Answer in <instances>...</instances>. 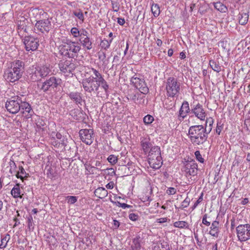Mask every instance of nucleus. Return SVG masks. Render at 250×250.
I'll return each mask as SVG.
<instances>
[{"mask_svg": "<svg viewBox=\"0 0 250 250\" xmlns=\"http://www.w3.org/2000/svg\"><path fill=\"white\" fill-rule=\"evenodd\" d=\"M24 62L21 60H15L11 63V67L4 73L5 79L11 83L18 81L25 71Z\"/></svg>", "mask_w": 250, "mask_h": 250, "instance_id": "f257e3e1", "label": "nucleus"}, {"mask_svg": "<svg viewBox=\"0 0 250 250\" xmlns=\"http://www.w3.org/2000/svg\"><path fill=\"white\" fill-rule=\"evenodd\" d=\"M188 135L193 144L200 145L203 144L208 139L206 128L203 125H195L189 127Z\"/></svg>", "mask_w": 250, "mask_h": 250, "instance_id": "f03ea898", "label": "nucleus"}, {"mask_svg": "<svg viewBox=\"0 0 250 250\" xmlns=\"http://www.w3.org/2000/svg\"><path fill=\"white\" fill-rule=\"evenodd\" d=\"M61 47L60 51L62 54L70 58H74L77 56V53L81 49L78 42H72L69 40H66Z\"/></svg>", "mask_w": 250, "mask_h": 250, "instance_id": "7ed1b4c3", "label": "nucleus"}, {"mask_svg": "<svg viewBox=\"0 0 250 250\" xmlns=\"http://www.w3.org/2000/svg\"><path fill=\"white\" fill-rule=\"evenodd\" d=\"M24 96L22 95H17L9 99L5 103V108L10 113L15 114L21 109V103Z\"/></svg>", "mask_w": 250, "mask_h": 250, "instance_id": "20e7f679", "label": "nucleus"}, {"mask_svg": "<svg viewBox=\"0 0 250 250\" xmlns=\"http://www.w3.org/2000/svg\"><path fill=\"white\" fill-rule=\"evenodd\" d=\"M166 90L168 97L178 96L180 90V83L174 77L168 78L166 83Z\"/></svg>", "mask_w": 250, "mask_h": 250, "instance_id": "39448f33", "label": "nucleus"}, {"mask_svg": "<svg viewBox=\"0 0 250 250\" xmlns=\"http://www.w3.org/2000/svg\"><path fill=\"white\" fill-rule=\"evenodd\" d=\"M61 83L62 80L60 78L52 76L42 83L40 89L44 92H47L49 90L56 89Z\"/></svg>", "mask_w": 250, "mask_h": 250, "instance_id": "423d86ee", "label": "nucleus"}, {"mask_svg": "<svg viewBox=\"0 0 250 250\" xmlns=\"http://www.w3.org/2000/svg\"><path fill=\"white\" fill-rule=\"evenodd\" d=\"M51 72V70L48 66H38L32 73L31 79L34 82L41 81L42 78H44L49 75Z\"/></svg>", "mask_w": 250, "mask_h": 250, "instance_id": "0eeeda50", "label": "nucleus"}, {"mask_svg": "<svg viewBox=\"0 0 250 250\" xmlns=\"http://www.w3.org/2000/svg\"><path fill=\"white\" fill-rule=\"evenodd\" d=\"M98 81L94 78V77H89L84 79L82 81L83 87L85 92L91 93L95 90L97 91L99 88Z\"/></svg>", "mask_w": 250, "mask_h": 250, "instance_id": "6e6552de", "label": "nucleus"}, {"mask_svg": "<svg viewBox=\"0 0 250 250\" xmlns=\"http://www.w3.org/2000/svg\"><path fill=\"white\" fill-rule=\"evenodd\" d=\"M236 232L240 241L244 242L249 240L250 239V225H239L236 228Z\"/></svg>", "mask_w": 250, "mask_h": 250, "instance_id": "1a4fd4ad", "label": "nucleus"}, {"mask_svg": "<svg viewBox=\"0 0 250 250\" xmlns=\"http://www.w3.org/2000/svg\"><path fill=\"white\" fill-rule=\"evenodd\" d=\"M22 41L27 51H35L39 45V40L31 36H25Z\"/></svg>", "mask_w": 250, "mask_h": 250, "instance_id": "9d476101", "label": "nucleus"}, {"mask_svg": "<svg viewBox=\"0 0 250 250\" xmlns=\"http://www.w3.org/2000/svg\"><path fill=\"white\" fill-rule=\"evenodd\" d=\"M81 141L87 145H90L93 141L94 133L93 129H82L79 131Z\"/></svg>", "mask_w": 250, "mask_h": 250, "instance_id": "9b49d317", "label": "nucleus"}, {"mask_svg": "<svg viewBox=\"0 0 250 250\" xmlns=\"http://www.w3.org/2000/svg\"><path fill=\"white\" fill-rule=\"evenodd\" d=\"M190 114V117H192L195 116L201 121L205 120V118L207 116V114L203 107V105L199 103H198L196 105H194L193 106L191 109Z\"/></svg>", "mask_w": 250, "mask_h": 250, "instance_id": "f8f14e48", "label": "nucleus"}, {"mask_svg": "<svg viewBox=\"0 0 250 250\" xmlns=\"http://www.w3.org/2000/svg\"><path fill=\"white\" fill-rule=\"evenodd\" d=\"M130 81L142 93L146 94L148 92L149 89L144 79L133 76L131 78Z\"/></svg>", "mask_w": 250, "mask_h": 250, "instance_id": "ddd939ff", "label": "nucleus"}, {"mask_svg": "<svg viewBox=\"0 0 250 250\" xmlns=\"http://www.w3.org/2000/svg\"><path fill=\"white\" fill-rule=\"evenodd\" d=\"M184 171L187 177L196 175L198 171L197 164L193 160L186 162L184 166Z\"/></svg>", "mask_w": 250, "mask_h": 250, "instance_id": "4468645a", "label": "nucleus"}, {"mask_svg": "<svg viewBox=\"0 0 250 250\" xmlns=\"http://www.w3.org/2000/svg\"><path fill=\"white\" fill-rule=\"evenodd\" d=\"M25 99L22 100L21 105V113L22 116L27 119L31 118L34 114V111L32 109L31 105L25 101Z\"/></svg>", "mask_w": 250, "mask_h": 250, "instance_id": "2eb2a0df", "label": "nucleus"}, {"mask_svg": "<svg viewBox=\"0 0 250 250\" xmlns=\"http://www.w3.org/2000/svg\"><path fill=\"white\" fill-rule=\"evenodd\" d=\"M35 27L41 33H48L51 28V21L49 19L38 21L35 24Z\"/></svg>", "mask_w": 250, "mask_h": 250, "instance_id": "dca6fc26", "label": "nucleus"}, {"mask_svg": "<svg viewBox=\"0 0 250 250\" xmlns=\"http://www.w3.org/2000/svg\"><path fill=\"white\" fill-rule=\"evenodd\" d=\"M60 70L64 73H71L76 68L75 64L70 61L66 60L59 64Z\"/></svg>", "mask_w": 250, "mask_h": 250, "instance_id": "f3484780", "label": "nucleus"}, {"mask_svg": "<svg viewBox=\"0 0 250 250\" xmlns=\"http://www.w3.org/2000/svg\"><path fill=\"white\" fill-rule=\"evenodd\" d=\"M70 99L73 101L75 104L78 105H82L83 102L85 101L83 99L82 94L79 92H71L67 94Z\"/></svg>", "mask_w": 250, "mask_h": 250, "instance_id": "a211bd4d", "label": "nucleus"}, {"mask_svg": "<svg viewBox=\"0 0 250 250\" xmlns=\"http://www.w3.org/2000/svg\"><path fill=\"white\" fill-rule=\"evenodd\" d=\"M148 153V160L162 157L160 147L158 146L151 147Z\"/></svg>", "mask_w": 250, "mask_h": 250, "instance_id": "6ab92c4d", "label": "nucleus"}, {"mask_svg": "<svg viewBox=\"0 0 250 250\" xmlns=\"http://www.w3.org/2000/svg\"><path fill=\"white\" fill-rule=\"evenodd\" d=\"M142 239L139 235L136 236L132 239V243L131 244L129 250H141V245Z\"/></svg>", "mask_w": 250, "mask_h": 250, "instance_id": "aec40b11", "label": "nucleus"}, {"mask_svg": "<svg viewBox=\"0 0 250 250\" xmlns=\"http://www.w3.org/2000/svg\"><path fill=\"white\" fill-rule=\"evenodd\" d=\"M141 146L144 152L146 154L149 151V148L152 146V144L150 142L149 138H141Z\"/></svg>", "mask_w": 250, "mask_h": 250, "instance_id": "412c9836", "label": "nucleus"}, {"mask_svg": "<svg viewBox=\"0 0 250 250\" xmlns=\"http://www.w3.org/2000/svg\"><path fill=\"white\" fill-rule=\"evenodd\" d=\"M219 223L217 221H214L212 223L210 228V230L209 232L210 235L216 238L218 237L219 233Z\"/></svg>", "mask_w": 250, "mask_h": 250, "instance_id": "4be33fe9", "label": "nucleus"}, {"mask_svg": "<svg viewBox=\"0 0 250 250\" xmlns=\"http://www.w3.org/2000/svg\"><path fill=\"white\" fill-rule=\"evenodd\" d=\"M149 164L150 167L155 169H158L161 167L162 165L163 161L162 157L154 158L148 160Z\"/></svg>", "mask_w": 250, "mask_h": 250, "instance_id": "5701e85b", "label": "nucleus"}, {"mask_svg": "<svg viewBox=\"0 0 250 250\" xmlns=\"http://www.w3.org/2000/svg\"><path fill=\"white\" fill-rule=\"evenodd\" d=\"M69 115L71 116L74 119L77 121H80L83 119V117H82L83 113L81 110V108H80V109L78 108H74L71 109L69 111Z\"/></svg>", "mask_w": 250, "mask_h": 250, "instance_id": "b1692460", "label": "nucleus"}, {"mask_svg": "<svg viewBox=\"0 0 250 250\" xmlns=\"http://www.w3.org/2000/svg\"><path fill=\"white\" fill-rule=\"evenodd\" d=\"M11 194L14 198H23V193L21 190L20 184H17L11 191Z\"/></svg>", "mask_w": 250, "mask_h": 250, "instance_id": "393cba45", "label": "nucleus"}, {"mask_svg": "<svg viewBox=\"0 0 250 250\" xmlns=\"http://www.w3.org/2000/svg\"><path fill=\"white\" fill-rule=\"evenodd\" d=\"M79 41L83 46L86 48L87 50H90L92 48V42L88 37L80 38Z\"/></svg>", "mask_w": 250, "mask_h": 250, "instance_id": "a878e982", "label": "nucleus"}, {"mask_svg": "<svg viewBox=\"0 0 250 250\" xmlns=\"http://www.w3.org/2000/svg\"><path fill=\"white\" fill-rule=\"evenodd\" d=\"M95 195L101 199L106 197L108 195V192L105 188L99 187L97 188L94 191Z\"/></svg>", "mask_w": 250, "mask_h": 250, "instance_id": "bb28decb", "label": "nucleus"}, {"mask_svg": "<svg viewBox=\"0 0 250 250\" xmlns=\"http://www.w3.org/2000/svg\"><path fill=\"white\" fill-rule=\"evenodd\" d=\"M214 120L212 118L209 117L207 118L206 120L205 126H204V128L206 129V132L207 133V136L210 132L212 129V125L213 124Z\"/></svg>", "mask_w": 250, "mask_h": 250, "instance_id": "cd10ccee", "label": "nucleus"}, {"mask_svg": "<svg viewBox=\"0 0 250 250\" xmlns=\"http://www.w3.org/2000/svg\"><path fill=\"white\" fill-rule=\"evenodd\" d=\"M29 23L28 19L23 17H21V19L17 22L18 29L21 30L24 27H27Z\"/></svg>", "mask_w": 250, "mask_h": 250, "instance_id": "c85d7f7f", "label": "nucleus"}, {"mask_svg": "<svg viewBox=\"0 0 250 250\" xmlns=\"http://www.w3.org/2000/svg\"><path fill=\"white\" fill-rule=\"evenodd\" d=\"M238 19L239 24L245 25L249 20V14L247 13H239Z\"/></svg>", "mask_w": 250, "mask_h": 250, "instance_id": "c756f323", "label": "nucleus"}, {"mask_svg": "<svg viewBox=\"0 0 250 250\" xmlns=\"http://www.w3.org/2000/svg\"><path fill=\"white\" fill-rule=\"evenodd\" d=\"M209 64L213 70L216 72H219L221 70V66L219 62L214 60H211L209 61Z\"/></svg>", "mask_w": 250, "mask_h": 250, "instance_id": "7c9ffc66", "label": "nucleus"}, {"mask_svg": "<svg viewBox=\"0 0 250 250\" xmlns=\"http://www.w3.org/2000/svg\"><path fill=\"white\" fill-rule=\"evenodd\" d=\"M10 239V235L8 233H6L3 237H1V243L0 244V249H3L6 248L8 242Z\"/></svg>", "mask_w": 250, "mask_h": 250, "instance_id": "2f4dec72", "label": "nucleus"}, {"mask_svg": "<svg viewBox=\"0 0 250 250\" xmlns=\"http://www.w3.org/2000/svg\"><path fill=\"white\" fill-rule=\"evenodd\" d=\"M214 7L216 10L221 12H226L228 10L226 6L221 2H214Z\"/></svg>", "mask_w": 250, "mask_h": 250, "instance_id": "473e14b6", "label": "nucleus"}, {"mask_svg": "<svg viewBox=\"0 0 250 250\" xmlns=\"http://www.w3.org/2000/svg\"><path fill=\"white\" fill-rule=\"evenodd\" d=\"M173 226L175 228H178L180 229H189V225L188 223L183 221L175 222L173 224Z\"/></svg>", "mask_w": 250, "mask_h": 250, "instance_id": "72a5a7b5", "label": "nucleus"}, {"mask_svg": "<svg viewBox=\"0 0 250 250\" xmlns=\"http://www.w3.org/2000/svg\"><path fill=\"white\" fill-rule=\"evenodd\" d=\"M151 10L155 17H157L160 13V8L158 4L153 3L151 5Z\"/></svg>", "mask_w": 250, "mask_h": 250, "instance_id": "f704fd0d", "label": "nucleus"}, {"mask_svg": "<svg viewBox=\"0 0 250 250\" xmlns=\"http://www.w3.org/2000/svg\"><path fill=\"white\" fill-rule=\"evenodd\" d=\"M98 82L99 84V87L101 86V88H103L105 92L107 93L109 88V85L104 79V77L99 80Z\"/></svg>", "mask_w": 250, "mask_h": 250, "instance_id": "c9c22d12", "label": "nucleus"}, {"mask_svg": "<svg viewBox=\"0 0 250 250\" xmlns=\"http://www.w3.org/2000/svg\"><path fill=\"white\" fill-rule=\"evenodd\" d=\"M62 142H60L58 145L57 146V147L56 148L58 149V151H63V150H66V148L68 147V143H65L63 140L61 141Z\"/></svg>", "mask_w": 250, "mask_h": 250, "instance_id": "e433bc0d", "label": "nucleus"}, {"mask_svg": "<svg viewBox=\"0 0 250 250\" xmlns=\"http://www.w3.org/2000/svg\"><path fill=\"white\" fill-rule=\"evenodd\" d=\"M154 121V117L149 115L147 114L144 117L143 121L146 125H149Z\"/></svg>", "mask_w": 250, "mask_h": 250, "instance_id": "4c0bfd02", "label": "nucleus"}, {"mask_svg": "<svg viewBox=\"0 0 250 250\" xmlns=\"http://www.w3.org/2000/svg\"><path fill=\"white\" fill-rule=\"evenodd\" d=\"M181 107L184 110H185V113H188L189 115H191V110L189 108V104L187 101H184Z\"/></svg>", "mask_w": 250, "mask_h": 250, "instance_id": "58836bf2", "label": "nucleus"}, {"mask_svg": "<svg viewBox=\"0 0 250 250\" xmlns=\"http://www.w3.org/2000/svg\"><path fill=\"white\" fill-rule=\"evenodd\" d=\"M10 169L9 172L11 174L16 173L17 166L15 163L13 161H10L9 162Z\"/></svg>", "mask_w": 250, "mask_h": 250, "instance_id": "ea45409f", "label": "nucleus"}, {"mask_svg": "<svg viewBox=\"0 0 250 250\" xmlns=\"http://www.w3.org/2000/svg\"><path fill=\"white\" fill-rule=\"evenodd\" d=\"M100 46L102 48L107 50L110 47V42H108V40L104 39L101 42Z\"/></svg>", "mask_w": 250, "mask_h": 250, "instance_id": "a19ab883", "label": "nucleus"}, {"mask_svg": "<svg viewBox=\"0 0 250 250\" xmlns=\"http://www.w3.org/2000/svg\"><path fill=\"white\" fill-rule=\"evenodd\" d=\"M73 14L76 17H77L80 20L83 22L84 21V16L83 14L80 9H79L78 11H73Z\"/></svg>", "mask_w": 250, "mask_h": 250, "instance_id": "79ce46f5", "label": "nucleus"}, {"mask_svg": "<svg viewBox=\"0 0 250 250\" xmlns=\"http://www.w3.org/2000/svg\"><path fill=\"white\" fill-rule=\"evenodd\" d=\"M68 144V147L66 148V150H67L70 153V155H72V153L77 150V147L75 145L74 143H72L71 145L70 144Z\"/></svg>", "mask_w": 250, "mask_h": 250, "instance_id": "37998d69", "label": "nucleus"}, {"mask_svg": "<svg viewBox=\"0 0 250 250\" xmlns=\"http://www.w3.org/2000/svg\"><path fill=\"white\" fill-rule=\"evenodd\" d=\"M66 199L68 204H73L77 201L78 198L74 196H67Z\"/></svg>", "mask_w": 250, "mask_h": 250, "instance_id": "c03bdc74", "label": "nucleus"}, {"mask_svg": "<svg viewBox=\"0 0 250 250\" xmlns=\"http://www.w3.org/2000/svg\"><path fill=\"white\" fill-rule=\"evenodd\" d=\"M202 2L205 3L203 0H199L197 3H191L190 5V11L192 12L196 8H198L199 5L201 4Z\"/></svg>", "mask_w": 250, "mask_h": 250, "instance_id": "a18cd8bd", "label": "nucleus"}, {"mask_svg": "<svg viewBox=\"0 0 250 250\" xmlns=\"http://www.w3.org/2000/svg\"><path fill=\"white\" fill-rule=\"evenodd\" d=\"M108 161L111 164H115L118 161V158L114 155H110L107 158Z\"/></svg>", "mask_w": 250, "mask_h": 250, "instance_id": "49530a36", "label": "nucleus"}, {"mask_svg": "<svg viewBox=\"0 0 250 250\" xmlns=\"http://www.w3.org/2000/svg\"><path fill=\"white\" fill-rule=\"evenodd\" d=\"M92 70L95 76V77H94V78L96 80L99 81V80L103 78V76L99 72V71L97 70L94 68H92Z\"/></svg>", "mask_w": 250, "mask_h": 250, "instance_id": "de8ad7c7", "label": "nucleus"}, {"mask_svg": "<svg viewBox=\"0 0 250 250\" xmlns=\"http://www.w3.org/2000/svg\"><path fill=\"white\" fill-rule=\"evenodd\" d=\"M195 156L196 157V159L201 163H203L204 162V159L202 157L200 152L199 150H197L194 153Z\"/></svg>", "mask_w": 250, "mask_h": 250, "instance_id": "09e8293b", "label": "nucleus"}, {"mask_svg": "<svg viewBox=\"0 0 250 250\" xmlns=\"http://www.w3.org/2000/svg\"><path fill=\"white\" fill-rule=\"evenodd\" d=\"M33 217L31 215H29L27 217V227L29 230H30L31 229H33Z\"/></svg>", "mask_w": 250, "mask_h": 250, "instance_id": "8fccbe9b", "label": "nucleus"}, {"mask_svg": "<svg viewBox=\"0 0 250 250\" xmlns=\"http://www.w3.org/2000/svg\"><path fill=\"white\" fill-rule=\"evenodd\" d=\"M203 193L202 192L201 194V195L199 197V198L197 199V200L196 201V202L194 203V205L191 207L192 210H194L197 206L198 205L199 203H200L203 200Z\"/></svg>", "mask_w": 250, "mask_h": 250, "instance_id": "3c124183", "label": "nucleus"}, {"mask_svg": "<svg viewBox=\"0 0 250 250\" xmlns=\"http://www.w3.org/2000/svg\"><path fill=\"white\" fill-rule=\"evenodd\" d=\"M160 242L161 243V247L162 249H165V250H170L171 249L167 242L160 241Z\"/></svg>", "mask_w": 250, "mask_h": 250, "instance_id": "603ef678", "label": "nucleus"}, {"mask_svg": "<svg viewBox=\"0 0 250 250\" xmlns=\"http://www.w3.org/2000/svg\"><path fill=\"white\" fill-rule=\"evenodd\" d=\"M190 203V199L188 197L182 202L180 208H184L188 206Z\"/></svg>", "mask_w": 250, "mask_h": 250, "instance_id": "864d4df0", "label": "nucleus"}, {"mask_svg": "<svg viewBox=\"0 0 250 250\" xmlns=\"http://www.w3.org/2000/svg\"><path fill=\"white\" fill-rule=\"evenodd\" d=\"M112 7L114 12H118L120 8V5L117 1H111Z\"/></svg>", "mask_w": 250, "mask_h": 250, "instance_id": "5fc2aeb1", "label": "nucleus"}, {"mask_svg": "<svg viewBox=\"0 0 250 250\" xmlns=\"http://www.w3.org/2000/svg\"><path fill=\"white\" fill-rule=\"evenodd\" d=\"M139 94L133 93L132 94L128 95V97L127 98L128 100H131L133 101H136L137 100H138V95Z\"/></svg>", "mask_w": 250, "mask_h": 250, "instance_id": "6e6d98bb", "label": "nucleus"}, {"mask_svg": "<svg viewBox=\"0 0 250 250\" xmlns=\"http://www.w3.org/2000/svg\"><path fill=\"white\" fill-rule=\"evenodd\" d=\"M71 32L74 37H79L80 32L76 27H73L71 30Z\"/></svg>", "mask_w": 250, "mask_h": 250, "instance_id": "4d7b16f0", "label": "nucleus"}, {"mask_svg": "<svg viewBox=\"0 0 250 250\" xmlns=\"http://www.w3.org/2000/svg\"><path fill=\"white\" fill-rule=\"evenodd\" d=\"M128 217L130 220L135 221L139 218V215L137 214L131 213L129 214Z\"/></svg>", "mask_w": 250, "mask_h": 250, "instance_id": "13d9d810", "label": "nucleus"}, {"mask_svg": "<svg viewBox=\"0 0 250 250\" xmlns=\"http://www.w3.org/2000/svg\"><path fill=\"white\" fill-rule=\"evenodd\" d=\"M60 143V141L56 140L54 138H52L51 139V144L55 147V148L57 147V146Z\"/></svg>", "mask_w": 250, "mask_h": 250, "instance_id": "bf43d9fd", "label": "nucleus"}, {"mask_svg": "<svg viewBox=\"0 0 250 250\" xmlns=\"http://www.w3.org/2000/svg\"><path fill=\"white\" fill-rule=\"evenodd\" d=\"M176 192V189L174 188H169L166 191L168 195H173Z\"/></svg>", "mask_w": 250, "mask_h": 250, "instance_id": "052dcab7", "label": "nucleus"}, {"mask_svg": "<svg viewBox=\"0 0 250 250\" xmlns=\"http://www.w3.org/2000/svg\"><path fill=\"white\" fill-rule=\"evenodd\" d=\"M223 128V125L221 124V123H218L216 129V133L218 135H220Z\"/></svg>", "mask_w": 250, "mask_h": 250, "instance_id": "680f3d73", "label": "nucleus"}, {"mask_svg": "<svg viewBox=\"0 0 250 250\" xmlns=\"http://www.w3.org/2000/svg\"><path fill=\"white\" fill-rule=\"evenodd\" d=\"M202 223L207 226H209L210 223L207 221V214H205L203 215L202 219Z\"/></svg>", "mask_w": 250, "mask_h": 250, "instance_id": "e2e57ef3", "label": "nucleus"}, {"mask_svg": "<svg viewBox=\"0 0 250 250\" xmlns=\"http://www.w3.org/2000/svg\"><path fill=\"white\" fill-rule=\"evenodd\" d=\"M113 222V229H118L120 225V222L116 219H114Z\"/></svg>", "mask_w": 250, "mask_h": 250, "instance_id": "0e129e2a", "label": "nucleus"}, {"mask_svg": "<svg viewBox=\"0 0 250 250\" xmlns=\"http://www.w3.org/2000/svg\"><path fill=\"white\" fill-rule=\"evenodd\" d=\"M186 114L187 113H185V110L181 107L179 111V116L182 117L183 119H184L186 117Z\"/></svg>", "mask_w": 250, "mask_h": 250, "instance_id": "69168bd1", "label": "nucleus"}, {"mask_svg": "<svg viewBox=\"0 0 250 250\" xmlns=\"http://www.w3.org/2000/svg\"><path fill=\"white\" fill-rule=\"evenodd\" d=\"M19 172L20 173H21V174H25V177H27V175H29V174L27 173H26V172L25 171V170L23 168V167H22V166H19Z\"/></svg>", "mask_w": 250, "mask_h": 250, "instance_id": "338daca9", "label": "nucleus"}, {"mask_svg": "<svg viewBox=\"0 0 250 250\" xmlns=\"http://www.w3.org/2000/svg\"><path fill=\"white\" fill-rule=\"evenodd\" d=\"M88 33L85 30H83L81 33H80L79 37L80 38H83V37H88Z\"/></svg>", "mask_w": 250, "mask_h": 250, "instance_id": "774afa93", "label": "nucleus"}]
</instances>
